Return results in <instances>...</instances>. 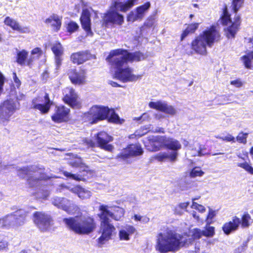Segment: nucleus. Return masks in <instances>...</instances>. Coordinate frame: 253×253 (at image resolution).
I'll use <instances>...</instances> for the list:
<instances>
[{
  "label": "nucleus",
  "instance_id": "473e14b6",
  "mask_svg": "<svg viewBox=\"0 0 253 253\" xmlns=\"http://www.w3.org/2000/svg\"><path fill=\"white\" fill-rule=\"evenodd\" d=\"M71 191L77 194L79 197L82 199H88L91 196V192L80 186H76L72 188Z\"/></svg>",
  "mask_w": 253,
  "mask_h": 253
},
{
  "label": "nucleus",
  "instance_id": "ddd939ff",
  "mask_svg": "<svg viewBox=\"0 0 253 253\" xmlns=\"http://www.w3.org/2000/svg\"><path fill=\"white\" fill-rule=\"evenodd\" d=\"M34 221L42 231L47 230L52 224V220L50 215L38 211L34 214Z\"/></svg>",
  "mask_w": 253,
  "mask_h": 253
},
{
  "label": "nucleus",
  "instance_id": "c03bdc74",
  "mask_svg": "<svg viewBox=\"0 0 253 253\" xmlns=\"http://www.w3.org/2000/svg\"><path fill=\"white\" fill-rule=\"evenodd\" d=\"M248 135V133H244L241 132L239 133L236 138V141H237L239 143L246 144L247 143V138Z\"/></svg>",
  "mask_w": 253,
  "mask_h": 253
},
{
  "label": "nucleus",
  "instance_id": "ea45409f",
  "mask_svg": "<svg viewBox=\"0 0 253 253\" xmlns=\"http://www.w3.org/2000/svg\"><path fill=\"white\" fill-rule=\"evenodd\" d=\"M49 195V191L46 187H43L42 189L40 188L39 191L37 193V198L39 199H46Z\"/></svg>",
  "mask_w": 253,
  "mask_h": 253
},
{
  "label": "nucleus",
  "instance_id": "052dcab7",
  "mask_svg": "<svg viewBox=\"0 0 253 253\" xmlns=\"http://www.w3.org/2000/svg\"><path fill=\"white\" fill-rule=\"evenodd\" d=\"M13 79L16 86L18 87L21 84V82L17 77L16 74L15 73H13Z\"/></svg>",
  "mask_w": 253,
  "mask_h": 253
},
{
  "label": "nucleus",
  "instance_id": "dca6fc26",
  "mask_svg": "<svg viewBox=\"0 0 253 253\" xmlns=\"http://www.w3.org/2000/svg\"><path fill=\"white\" fill-rule=\"evenodd\" d=\"M67 75L73 84L80 85L85 83L86 72L84 70L70 69L68 70Z\"/></svg>",
  "mask_w": 253,
  "mask_h": 253
},
{
  "label": "nucleus",
  "instance_id": "c756f323",
  "mask_svg": "<svg viewBox=\"0 0 253 253\" xmlns=\"http://www.w3.org/2000/svg\"><path fill=\"white\" fill-rule=\"evenodd\" d=\"M154 159L158 161L163 162L168 160L169 162H173L176 161V153H160L154 157Z\"/></svg>",
  "mask_w": 253,
  "mask_h": 253
},
{
  "label": "nucleus",
  "instance_id": "bf43d9fd",
  "mask_svg": "<svg viewBox=\"0 0 253 253\" xmlns=\"http://www.w3.org/2000/svg\"><path fill=\"white\" fill-rule=\"evenodd\" d=\"M231 84L237 87H240L242 85V83L239 80H236L231 82Z\"/></svg>",
  "mask_w": 253,
  "mask_h": 253
},
{
  "label": "nucleus",
  "instance_id": "20e7f679",
  "mask_svg": "<svg viewBox=\"0 0 253 253\" xmlns=\"http://www.w3.org/2000/svg\"><path fill=\"white\" fill-rule=\"evenodd\" d=\"M220 35L215 27L212 26L197 37L191 43L192 49L197 54H207V46L211 47L219 39Z\"/></svg>",
  "mask_w": 253,
  "mask_h": 253
},
{
  "label": "nucleus",
  "instance_id": "0eeeda50",
  "mask_svg": "<svg viewBox=\"0 0 253 253\" xmlns=\"http://www.w3.org/2000/svg\"><path fill=\"white\" fill-rule=\"evenodd\" d=\"M88 117L96 123L98 120H103L109 117V121L115 123H121L119 116L113 110H110L107 107L94 106L87 114Z\"/></svg>",
  "mask_w": 253,
  "mask_h": 253
},
{
  "label": "nucleus",
  "instance_id": "a19ab883",
  "mask_svg": "<svg viewBox=\"0 0 253 253\" xmlns=\"http://www.w3.org/2000/svg\"><path fill=\"white\" fill-rule=\"evenodd\" d=\"M204 174V172L202 171L200 168L195 167L193 168L190 172L191 177H196L197 176H202Z\"/></svg>",
  "mask_w": 253,
  "mask_h": 253
},
{
  "label": "nucleus",
  "instance_id": "7ed1b4c3",
  "mask_svg": "<svg viewBox=\"0 0 253 253\" xmlns=\"http://www.w3.org/2000/svg\"><path fill=\"white\" fill-rule=\"evenodd\" d=\"M63 221L69 230L79 235L89 234L96 227L95 220L92 217L83 214L65 218Z\"/></svg>",
  "mask_w": 253,
  "mask_h": 253
},
{
  "label": "nucleus",
  "instance_id": "603ef678",
  "mask_svg": "<svg viewBox=\"0 0 253 253\" xmlns=\"http://www.w3.org/2000/svg\"><path fill=\"white\" fill-rule=\"evenodd\" d=\"M220 139L227 142H236V138L230 134H227L225 136H223L222 137H220Z\"/></svg>",
  "mask_w": 253,
  "mask_h": 253
},
{
  "label": "nucleus",
  "instance_id": "0e129e2a",
  "mask_svg": "<svg viewBox=\"0 0 253 253\" xmlns=\"http://www.w3.org/2000/svg\"><path fill=\"white\" fill-rule=\"evenodd\" d=\"M192 216L195 218L198 221H199L200 220V218H199V215H197V212L195 211H193L192 212Z\"/></svg>",
  "mask_w": 253,
  "mask_h": 253
},
{
  "label": "nucleus",
  "instance_id": "79ce46f5",
  "mask_svg": "<svg viewBox=\"0 0 253 253\" xmlns=\"http://www.w3.org/2000/svg\"><path fill=\"white\" fill-rule=\"evenodd\" d=\"M63 174L65 176L67 177L68 178L71 179H74L77 181L81 180L82 177L81 175L76 174H72L69 172H68L67 171H63L62 172Z\"/></svg>",
  "mask_w": 253,
  "mask_h": 253
},
{
  "label": "nucleus",
  "instance_id": "f3484780",
  "mask_svg": "<svg viewBox=\"0 0 253 253\" xmlns=\"http://www.w3.org/2000/svg\"><path fill=\"white\" fill-rule=\"evenodd\" d=\"M96 140L98 146L106 151L111 152L113 149V146L109 142L113 141V137L108 135L106 132L101 131L97 133Z\"/></svg>",
  "mask_w": 253,
  "mask_h": 253
},
{
  "label": "nucleus",
  "instance_id": "4c0bfd02",
  "mask_svg": "<svg viewBox=\"0 0 253 253\" xmlns=\"http://www.w3.org/2000/svg\"><path fill=\"white\" fill-rule=\"evenodd\" d=\"M216 211L211 209L210 207H209V212L208 214L206 219V222L207 225H210L213 222V219L216 216Z\"/></svg>",
  "mask_w": 253,
  "mask_h": 253
},
{
  "label": "nucleus",
  "instance_id": "39448f33",
  "mask_svg": "<svg viewBox=\"0 0 253 253\" xmlns=\"http://www.w3.org/2000/svg\"><path fill=\"white\" fill-rule=\"evenodd\" d=\"M17 175L21 178H26L29 186L38 187L42 184L43 181L51 177L57 176H48L43 173L44 170L36 166L25 167L17 168Z\"/></svg>",
  "mask_w": 253,
  "mask_h": 253
},
{
  "label": "nucleus",
  "instance_id": "864d4df0",
  "mask_svg": "<svg viewBox=\"0 0 253 253\" xmlns=\"http://www.w3.org/2000/svg\"><path fill=\"white\" fill-rule=\"evenodd\" d=\"M248 242V241L244 242L241 246L238 247L234 250L233 253H242L243 252L247 247Z\"/></svg>",
  "mask_w": 253,
  "mask_h": 253
},
{
  "label": "nucleus",
  "instance_id": "423d86ee",
  "mask_svg": "<svg viewBox=\"0 0 253 253\" xmlns=\"http://www.w3.org/2000/svg\"><path fill=\"white\" fill-rule=\"evenodd\" d=\"M136 0H130L126 2H115L111 9L104 14L103 18V25L108 27L109 25H121L124 22V17L117 11L126 12L130 8Z\"/></svg>",
  "mask_w": 253,
  "mask_h": 253
},
{
  "label": "nucleus",
  "instance_id": "cd10ccee",
  "mask_svg": "<svg viewBox=\"0 0 253 253\" xmlns=\"http://www.w3.org/2000/svg\"><path fill=\"white\" fill-rule=\"evenodd\" d=\"M91 54L87 51L78 52L73 53L71 59L75 64H81L90 59Z\"/></svg>",
  "mask_w": 253,
  "mask_h": 253
},
{
  "label": "nucleus",
  "instance_id": "7c9ffc66",
  "mask_svg": "<svg viewBox=\"0 0 253 253\" xmlns=\"http://www.w3.org/2000/svg\"><path fill=\"white\" fill-rule=\"evenodd\" d=\"M240 17L237 16L235 18V21L232 23V25L227 28L226 36L228 38H233L235 37V34L238 30V27L240 25Z\"/></svg>",
  "mask_w": 253,
  "mask_h": 253
},
{
  "label": "nucleus",
  "instance_id": "f8f14e48",
  "mask_svg": "<svg viewBox=\"0 0 253 253\" xmlns=\"http://www.w3.org/2000/svg\"><path fill=\"white\" fill-rule=\"evenodd\" d=\"M16 110V104L12 100L4 101L0 106V120L4 124L7 122Z\"/></svg>",
  "mask_w": 253,
  "mask_h": 253
},
{
  "label": "nucleus",
  "instance_id": "a18cd8bd",
  "mask_svg": "<svg viewBox=\"0 0 253 253\" xmlns=\"http://www.w3.org/2000/svg\"><path fill=\"white\" fill-rule=\"evenodd\" d=\"M237 165L244 169L245 170L249 172L251 174H253V168L250 166L248 163L245 162L243 163H238Z\"/></svg>",
  "mask_w": 253,
  "mask_h": 253
},
{
  "label": "nucleus",
  "instance_id": "c9c22d12",
  "mask_svg": "<svg viewBox=\"0 0 253 253\" xmlns=\"http://www.w3.org/2000/svg\"><path fill=\"white\" fill-rule=\"evenodd\" d=\"M198 23L191 24L187 27L181 35L182 40L185 38L189 33L194 32L198 28Z\"/></svg>",
  "mask_w": 253,
  "mask_h": 253
},
{
  "label": "nucleus",
  "instance_id": "f704fd0d",
  "mask_svg": "<svg viewBox=\"0 0 253 253\" xmlns=\"http://www.w3.org/2000/svg\"><path fill=\"white\" fill-rule=\"evenodd\" d=\"M42 51L39 47L33 49L31 51V56L28 61V65H30L31 63L36 59L39 58L42 54Z\"/></svg>",
  "mask_w": 253,
  "mask_h": 253
},
{
  "label": "nucleus",
  "instance_id": "774afa93",
  "mask_svg": "<svg viewBox=\"0 0 253 253\" xmlns=\"http://www.w3.org/2000/svg\"><path fill=\"white\" fill-rule=\"evenodd\" d=\"M19 253H30L29 251L24 250L21 251Z\"/></svg>",
  "mask_w": 253,
  "mask_h": 253
},
{
  "label": "nucleus",
  "instance_id": "5fc2aeb1",
  "mask_svg": "<svg viewBox=\"0 0 253 253\" xmlns=\"http://www.w3.org/2000/svg\"><path fill=\"white\" fill-rule=\"evenodd\" d=\"M191 154L193 156H203L205 154H206V152L203 151V150L201 148V147H200L198 150H195V151L192 150L191 151Z\"/></svg>",
  "mask_w": 253,
  "mask_h": 253
},
{
  "label": "nucleus",
  "instance_id": "37998d69",
  "mask_svg": "<svg viewBox=\"0 0 253 253\" xmlns=\"http://www.w3.org/2000/svg\"><path fill=\"white\" fill-rule=\"evenodd\" d=\"M133 219L135 221H140L144 224L147 223L150 221V218L147 216H141L138 214H134L133 216Z\"/></svg>",
  "mask_w": 253,
  "mask_h": 253
},
{
  "label": "nucleus",
  "instance_id": "a211bd4d",
  "mask_svg": "<svg viewBox=\"0 0 253 253\" xmlns=\"http://www.w3.org/2000/svg\"><path fill=\"white\" fill-rule=\"evenodd\" d=\"M163 136H151L144 140L146 148L150 151H155L163 146Z\"/></svg>",
  "mask_w": 253,
  "mask_h": 253
},
{
  "label": "nucleus",
  "instance_id": "9b49d317",
  "mask_svg": "<svg viewBox=\"0 0 253 253\" xmlns=\"http://www.w3.org/2000/svg\"><path fill=\"white\" fill-rule=\"evenodd\" d=\"M52 203L54 206L70 214L78 213L80 211L79 207L73 201L65 198L54 197L52 199Z\"/></svg>",
  "mask_w": 253,
  "mask_h": 253
},
{
  "label": "nucleus",
  "instance_id": "4468645a",
  "mask_svg": "<svg viewBox=\"0 0 253 253\" xmlns=\"http://www.w3.org/2000/svg\"><path fill=\"white\" fill-rule=\"evenodd\" d=\"M51 104L52 102L47 93H45L43 97H38L32 101L33 108L40 110L42 113H47Z\"/></svg>",
  "mask_w": 253,
  "mask_h": 253
},
{
  "label": "nucleus",
  "instance_id": "9d476101",
  "mask_svg": "<svg viewBox=\"0 0 253 253\" xmlns=\"http://www.w3.org/2000/svg\"><path fill=\"white\" fill-rule=\"evenodd\" d=\"M251 220V216L247 213L243 215L241 219L234 216L231 221L226 222L223 225L222 230L225 234L229 235L232 232L237 230L240 224L242 228L248 227L250 225Z\"/></svg>",
  "mask_w": 253,
  "mask_h": 253
},
{
  "label": "nucleus",
  "instance_id": "680f3d73",
  "mask_svg": "<svg viewBox=\"0 0 253 253\" xmlns=\"http://www.w3.org/2000/svg\"><path fill=\"white\" fill-rule=\"evenodd\" d=\"M149 118V116L147 113H144L141 116L136 118V119L137 121H139L141 120H146L148 119Z\"/></svg>",
  "mask_w": 253,
  "mask_h": 253
},
{
  "label": "nucleus",
  "instance_id": "58836bf2",
  "mask_svg": "<svg viewBox=\"0 0 253 253\" xmlns=\"http://www.w3.org/2000/svg\"><path fill=\"white\" fill-rule=\"evenodd\" d=\"M243 62L246 68H250L251 67L252 60L253 59V52L248 55L242 57Z\"/></svg>",
  "mask_w": 253,
  "mask_h": 253
},
{
  "label": "nucleus",
  "instance_id": "5701e85b",
  "mask_svg": "<svg viewBox=\"0 0 253 253\" xmlns=\"http://www.w3.org/2000/svg\"><path fill=\"white\" fill-rule=\"evenodd\" d=\"M90 10L92 9H84L80 18L82 28L86 32L87 35L92 36L93 33L91 30Z\"/></svg>",
  "mask_w": 253,
  "mask_h": 253
},
{
  "label": "nucleus",
  "instance_id": "393cba45",
  "mask_svg": "<svg viewBox=\"0 0 253 253\" xmlns=\"http://www.w3.org/2000/svg\"><path fill=\"white\" fill-rule=\"evenodd\" d=\"M69 109L61 106L57 108L55 113L52 116V120L56 123L65 121L68 118Z\"/></svg>",
  "mask_w": 253,
  "mask_h": 253
},
{
  "label": "nucleus",
  "instance_id": "c85d7f7f",
  "mask_svg": "<svg viewBox=\"0 0 253 253\" xmlns=\"http://www.w3.org/2000/svg\"><path fill=\"white\" fill-rule=\"evenodd\" d=\"M61 20L62 17L53 14L46 19L44 22L50 25L55 31H58L61 28Z\"/></svg>",
  "mask_w": 253,
  "mask_h": 253
},
{
  "label": "nucleus",
  "instance_id": "e433bc0d",
  "mask_svg": "<svg viewBox=\"0 0 253 253\" xmlns=\"http://www.w3.org/2000/svg\"><path fill=\"white\" fill-rule=\"evenodd\" d=\"M221 23L223 25H227L228 23H232L230 15L227 11L226 7L223 9V14L221 17Z\"/></svg>",
  "mask_w": 253,
  "mask_h": 253
},
{
  "label": "nucleus",
  "instance_id": "e2e57ef3",
  "mask_svg": "<svg viewBox=\"0 0 253 253\" xmlns=\"http://www.w3.org/2000/svg\"><path fill=\"white\" fill-rule=\"evenodd\" d=\"M85 142L89 146L91 147H93L95 146V143L91 139H86L85 140Z\"/></svg>",
  "mask_w": 253,
  "mask_h": 253
},
{
  "label": "nucleus",
  "instance_id": "2f4dec72",
  "mask_svg": "<svg viewBox=\"0 0 253 253\" xmlns=\"http://www.w3.org/2000/svg\"><path fill=\"white\" fill-rule=\"evenodd\" d=\"M135 228L131 226H127L124 229L120 230L119 236L121 240L127 241L129 239V235L134 233Z\"/></svg>",
  "mask_w": 253,
  "mask_h": 253
},
{
  "label": "nucleus",
  "instance_id": "6ab92c4d",
  "mask_svg": "<svg viewBox=\"0 0 253 253\" xmlns=\"http://www.w3.org/2000/svg\"><path fill=\"white\" fill-rule=\"evenodd\" d=\"M63 100L73 108H79L80 104L78 100V96L75 90L70 87H67L63 90Z\"/></svg>",
  "mask_w": 253,
  "mask_h": 253
},
{
  "label": "nucleus",
  "instance_id": "1a4fd4ad",
  "mask_svg": "<svg viewBox=\"0 0 253 253\" xmlns=\"http://www.w3.org/2000/svg\"><path fill=\"white\" fill-rule=\"evenodd\" d=\"M26 216L27 212L25 210H18L2 217L1 225L7 228L21 226L25 223Z\"/></svg>",
  "mask_w": 253,
  "mask_h": 253
},
{
  "label": "nucleus",
  "instance_id": "3c124183",
  "mask_svg": "<svg viewBox=\"0 0 253 253\" xmlns=\"http://www.w3.org/2000/svg\"><path fill=\"white\" fill-rule=\"evenodd\" d=\"M192 209L198 210L199 212L203 213L206 211V208L203 206L193 202L191 206Z\"/></svg>",
  "mask_w": 253,
  "mask_h": 253
},
{
  "label": "nucleus",
  "instance_id": "f257e3e1",
  "mask_svg": "<svg viewBox=\"0 0 253 253\" xmlns=\"http://www.w3.org/2000/svg\"><path fill=\"white\" fill-rule=\"evenodd\" d=\"M145 55L140 52L129 53L123 49L112 50L106 60L114 70L113 78L123 83L136 82L141 75L133 74L132 68L127 65V61H139L144 59Z\"/></svg>",
  "mask_w": 253,
  "mask_h": 253
},
{
  "label": "nucleus",
  "instance_id": "b1692460",
  "mask_svg": "<svg viewBox=\"0 0 253 253\" xmlns=\"http://www.w3.org/2000/svg\"><path fill=\"white\" fill-rule=\"evenodd\" d=\"M4 23L7 26L10 27L13 30L21 33H29L30 29L27 26H21L15 20L7 16L5 18Z\"/></svg>",
  "mask_w": 253,
  "mask_h": 253
},
{
  "label": "nucleus",
  "instance_id": "a878e982",
  "mask_svg": "<svg viewBox=\"0 0 253 253\" xmlns=\"http://www.w3.org/2000/svg\"><path fill=\"white\" fill-rule=\"evenodd\" d=\"M164 137L163 146L166 147L168 149L171 150V153L176 152V158L178 156V150L181 149V145L180 143L177 140L172 138L167 137L165 136Z\"/></svg>",
  "mask_w": 253,
  "mask_h": 253
},
{
  "label": "nucleus",
  "instance_id": "bb28decb",
  "mask_svg": "<svg viewBox=\"0 0 253 253\" xmlns=\"http://www.w3.org/2000/svg\"><path fill=\"white\" fill-rule=\"evenodd\" d=\"M52 51L55 55L56 69H58L61 65L64 50L62 45L59 42L54 43L52 47Z\"/></svg>",
  "mask_w": 253,
  "mask_h": 253
},
{
  "label": "nucleus",
  "instance_id": "4d7b16f0",
  "mask_svg": "<svg viewBox=\"0 0 253 253\" xmlns=\"http://www.w3.org/2000/svg\"><path fill=\"white\" fill-rule=\"evenodd\" d=\"M8 246V243L7 241L3 239H0V251H3Z\"/></svg>",
  "mask_w": 253,
  "mask_h": 253
},
{
  "label": "nucleus",
  "instance_id": "6e6d98bb",
  "mask_svg": "<svg viewBox=\"0 0 253 253\" xmlns=\"http://www.w3.org/2000/svg\"><path fill=\"white\" fill-rule=\"evenodd\" d=\"M146 131L144 132L142 135H143L144 133H146L147 132L151 130L153 132H160V133H164L165 130L164 128L163 127H157L156 128H152L151 130L150 129V128H146Z\"/></svg>",
  "mask_w": 253,
  "mask_h": 253
},
{
  "label": "nucleus",
  "instance_id": "09e8293b",
  "mask_svg": "<svg viewBox=\"0 0 253 253\" xmlns=\"http://www.w3.org/2000/svg\"><path fill=\"white\" fill-rule=\"evenodd\" d=\"M205 230H203L204 236L207 237H211L214 234V228L208 225Z\"/></svg>",
  "mask_w": 253,
  "mask_h": 253
},
{
  "label": "nucleus",
  "instance_id": "13d9d810",
  "mask_svg": "<svg viewBox=\"0 0 253 253\" xmlns=\"http://www.w3.org/2000/svg\"><path fill=\"white\" fill-rule=\"evenodd\" d=\"M81 160L80 159H77L75 161H72L70 162V165L73 167H80L81 165L82 164Z\"/></svg>",
  "mask_w": 253,
  "mask_h": 253
},
{
  "label": "nucleus",
  "instance_id": "338daca9",
  "mask_svg": "<svg viewBox=\"0 0 253 253\" xmlns=\"http://www.w3.org/2000/svg\"><path fill=\"white\" fill-rule=\"evenodd\" d=\"M109 84L113 87H121V86L117 83L116 82L113 81H110Z\"/></svg>",
  "mask_w": 253,
  "mask_h": 253
},
{
  "label": "nucleus",
  "instance_id": "de8ad7c7",
  "mask_svg": "<svg viewBox=\"0 0 253 253\" xmlns=\"http://www.w3.org/2000/svg\"><path fill=\"white\" fill-rule=\"evenodd\" d=\"M193 239H198L204 236L203 231L200 229L195 228L191 232Z\"/></svg>",
  "mask_w": 253,
  "mask_h": 253
},
{
  "label": "nucleus",
  "instance_id": "72a5a7b5",
  "mask_svg": "<svg viewBox=\"0 0 253 253\" xmlns=\"http://www.w3.org/2000/svg\"><path fill=\"white\" fill-rule=\"evenodd\" d=\"M28 55V52L25 50L18 51L17 54V62L20 65L25 64Z\"/></svg>",
  "mask_w": 253,
  "mask_h": 253
},
{
  "label": "nucleus",
  "instance_id": "6e6552de",
  "mask_svg": "<svg viewBox=\"0 0 253 253\" xmlns=\"http://www.w3.org/2000/svg\"><path fill=\"white\" fill-rule=\"evenodd\" d=\"M100 218V225L99 233L101 236L97 239V243L99 247L105 244L107 241L112 239L114 234L116 233V229L111 223V221L104 215L98 214Z\"/></svg>",
  "mask_w": 253,
  "mask_h": 253
},
{
  "label": "nucleus",
  "instance_id": "aec40b11",
  "mask_svg": "<svg viewBox=\"0 0 253 253\" xmlns=\"http://www.w3.org/2000/svg\"><path fill=\"white\" fill-rule=\"evenodd\" d=\"M150 3L147 2L136 8L135 11H131L127 17L128 21L133 22L141 20L143 17L146 11L150 8Z\"/></svg>",
  "mask_w": 253,
  "mask_h": 253
},
{
  "label": "nucleus",
  "instance_id": "69168bd1",
  "mask_svg": "<svg viewBox=\"0 0 253 253\" xmlns=\"http://www.w3.org/2000/svg\"><path fill=\"white\" fill-rule=\"evenodd\" d=\"M188 206V203H183L179 204V206L180 208L184 209H186Z\"/></svg>",
  "mask_w": 253,
  "mask_h": 253
},
{
  "label": "nucleus",
  "instance_id": "412c9836",
  "mask_svg": "<svg viewBox=\"0 0 253 253\" xmlns=\"http://www.w3.org/2000/svg\"><path fill=\"white\" fill-rule=\"evenodd\" d=\"M143 152V150L139 144H132L124 149L119 157L123 159H126L130 156L140 155L142 154Z\"/></svg>",
  "mask_w": 253,
  "mask_h": 253
},
{
  "label": "nucleus",
  "instance_id": "4be33fe9",
  "mask_svg": "<svg viewBox=\"0 0 253 253\" xmlns=\"http://www.w3.org/2000/svg\"><path fill=\"white\" fill-rule=\"evenodd\" d=\"M150 108L156 109L169 115H174L176 113L175 109L170 105H169L165 101H158L157 102H150Z\"/></svg>",
  "mask_w": 253,
  "mask_h": 253
},
{
  "label": "nucleus",
  "instance_id": "8fccbe9b",
  "mask_svg": "<svg viewBox=\"0 0 253 253\" xmlns=\"http://www.w3.org/2000/svg\"><path fill=\"white\" fill-rule=\"evenodd\" d=\"M79 28L78 25L75 22L71 21L68 24L67 30L70 33H72L76 31Z\"/></svg>",
  "mask_w": 253,
  "mask_h": 253
},
{
  "label": "nucleus",
  "instance_id": "2eb2a0df",
  "mask_svg": "<svg viewBox=\"0 0 253 253\" xmlns=\"http://www.w3.org/2000/svg\"><path fill=\"white\" fill-rule=\"evenodd\" d=\"M99 213L101 214L104 215L107 218L111 217L116 221L120 220L125 213L124 210L119 207L114 208L113 211H111L108 210L107 206L103 205L99 207Z\"/></svg>",
  "mask_w": 253,
  "mask_h": 253
},
{
  "label": "nucleus",
  "instance_id": "49530a36",
  "mask_svg": "<svg viewBox=\"0 0 253 253\" xmlns=\"http://www.w3.org/2000/svg\"><path fill=\"white\" fill-rule=\"evenodd\" d=\"M243 3V0H232V7L235 13H237V11L242 6Z\"/></svg>",
  "mask_w": 253,
  "mask_h": 253
},
{
  "label": "nucleus",
  "instance_id": "f03ea898",
  "mask_svg": "<svg viewBox=\"0 0 253 253\" xmlns=\"http://www.w3.org/2000/svg\"><path fill=\"white\" fill-rule=\"evenodd\" d=\"M191 242L190 239L187 240L175 231L167 228L158 234L155 249L160 253H175L181 247L189 245Z\"/></svg>",
  "mask_w": 253,
  "mask_h": 253
}]
</instances>
